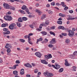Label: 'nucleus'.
<instances>
[{
  "instance_id": "obj_1",
  "label": "nucleus",
  "mask_w": 77,
  "mask_h": 77,
  "mask_svg": "<svg viewBox=\"0 0 77 77\" xmlns=\"http://www.w3.org/2000/svg\"><path fill=\"white\" fill-rule=\"evenodd\" d=\"M4 20L6 21H11L12 20V17L11 16H5L4 17Z\"/></svg>"
},
{
  "instance_id": "obj_2",
  "label": "nucleus",
  "mask_w": 77,
  "mask_h": 77,
  "mask_svg": "<svg viewBox=\"0 0 77 77\" xmlns=\"http://www.w3.org/2000/svg\"><path fill=\"white\" fill-rule=\"evenodd\" d=\"M15 26H16V24L13 23L9 26V28L10 29H11V30H13Z\"/></svg>"
},
{
  "instance_id": "obj_3",
  "label": "nucleus",
  "mask_w": 77,
  "mask_h": 77,
  "mask_svg": "<svg viewBox=\"0 0 77 77\" xmlns=\"http://www.w3.org/2000/svg\"><path fill=\"white\" fill-rule=\"evenodd\" d=\"M74 34V32L73 31L71 30H69V31L68 35L70 36V37H72V36H73Z\"/></svg>"
},
{
  "instance_id": "obj_4",
  "label": "nucleus",
  "mask_w": 77,
  "mask_h": 77,
  "mask_svg": "<svg viewBox=\"0 0 77 77\" xmlns=\"http://www.w3.org/2000/svg\"><path fill=\"white\" fill-rule=\"evenodd\" d=\"M55 66H55V65L53 64L52 65V66L56 69H59V68H60V66L58 64L55 65Z\"/></svg>"
},
{
  "instance_id": "obj_5",
  "label": "nucleus",
  "mask_w": 77,
  "mask_h": 77,
  "mask_svg": "<svg viewBox=\"0 0 77 77\" xmlns=\"http://www.w3.org/2000/svg\"><path fill=\"white\" fill-rule=\"evenodd\" d=\"M4 7L5 9H9L10 8V6L8 4L6 3H4L3 4Z\"/></svg>"
},
{
  "instance_id": "obj_6",
  "label": "nucleus",
  "mask_w": 77,
  "mask_h": 77,
  "mask_svg": "<svg viewBox=\"0 0 77 77\" xmlns=\"http://www.w3.org/2000/svg\"><path fill=\"white\" fill-rule=\"evenodd\" d=\"M35 54V55H36L37 57H39V58H41V56H42V55L41 54V53L39 52H36Z\"/></svg>"
},
{
  "instance_id": "obj_7",
  "label": "nucleus",
  "mask_w": 77,
  "mask_h": 77,
  "mask_svg": "<svg viewBox=\"0 0 77 77\" xmlns=\"http://www.w3.org/2000/svg\"><path fill=\"white\" fill-rule=\"evenodd\" d=\"M46 59H49L51 58H52V56L51 54H49L48 55H46L45 56Z\"/></svg>"
},
{
  "instance_id": "obj_8",
  "label": "nucleus",
  "mask_w": 77,
  "mask_h": 77,
  "mask_svg": "<svg viewBox=\"0 0 77 77\" xmlns=\"http://www.w3.org/2000/svg\"><path fill=\"white\" fill-rule=\"evenodd\" d=\"M6 48L10 49L12 48V45L8 43L6 44V45L5 46Z\"/></svg>"
},
{
  "instance_id": "obj_9",
  "label": "nucleus",
  "mask_w": 77,
  "mask_h": 77,
  "mask_svg": "<svg viewBox=\"0 0 77 77\" xmlns=\"http://www.w3.org/2000/svg\"><path fill=\"white\" fill-rule=\"evenodd\" d=\"M58 28L59 29H61V30H68L67 29H66V28L65 29V27L61 26H59L58 27Z\"/></svg>"
},
{
  "instance_id": "obj_10",
  "label": "nucleus",
  "mask_w": 77,
  "mask_h": 77,
  "mask_svg": "<svg viewBox=\"0 0 77 77\" xmlns=\"http://www.w3.org/2000/svg\"><path fill=\"white\" fill-rule=\"evenodd\" d=\"M42 26H45V27H47V25H46V24L45 23H42V24H41L39 26V28L40 29H42Z\"/></svg>"
},
{
  "instance_id": "obj_11",
  "label": "nucleus",
  "mask_w": 77,
  "mask_h": 77,
  "mask_svg": "<svg viewBox=\"0 0 77 77\" xmlns=\"http://www.w3.org/2000/svg\"><path fill=\"white\" fill-rule=\"evenodd\" d=\"M24 66L28 68H32V66L29 64V63H26L24 64Z\"/></svg>"
},
{
  "instance_id": "obj_12",
  "label": "nucleus",
  "mask_w": 77,
  "mask_h": 77,
  "mask_svg": "<svg viewBox=\"0 0 77 77\" xmlns=\"http://www.w3.org/2000/svg\"><path fill=\"white\" fill-rule=\"evenodd\" d=\"M56 41L55 40V39H53L50 42V44H55L56 42Z\"/></svg>"
},
{
  "instance_id": "obj_13",
  "label": "nucleus",
  "mask_w": 77,
  "mask_h": 77,
  "mask_svg": "<svg viewBox=\"0 0 77 77\" xmlns=\"http://www.w3.org/2000/svg\"><path fill=\"white\" fill-rule=\"evenodd\" d=\"M41 62L42 63H44V64H45L46 65L48 64V62L46 61L45 60H41Z\"/></svg>"
},
{
  "instance_id": "obj_14",
  "label": "nucleus",
  "mask_w": 77,
  "mask_h": 77,
  "mask_svg": "<svg viewBox=\"0 0 77 77\" xmlns=\"http://www.w3.org/2000/svg\"><path fill=\"white\" fill-rule=\"evenodd\" d=\"M65 65L66 66H68L69 65V64L68 63V62L67 60H65Z\"/></svg>"
},
{
  "instance_id": "obj_15",
  "label": "nucleus",
  "mask_w": 77,
  "mask_h": 77,
  "mask_svg": "<svg viewBox=\"0 0 77 77\" xmlns=\"http://www.w3.org/2000/svg\"><path fill=\"white\" fill-rule=\"evenodd\" d=\"M20 72L21 75H23V74H24V69H21Z\"/></svg>"
},
{
  "instance_id": "obj_16",
  "label": "nucleus",
  "mask_w": 77,
  "mask_h": 77,
  "mask_svg": "<svg viewBox=\"0 0 77 77\" xmlns=\"http://www.w3.org/2000/svg\"><path fill=\"white\" fill-rule=\"evenodd\" d=\"M6 26H8V24L6 23H3L1 25V27H6Z\"/></svg>"
},
{
  "instance_id": "obj_17",
  "label": "nucleus",
  "mask_w": 77,
  "mask_h": 77,
  "mask_svg": "<svg viewBox=\"0 0 77 77\" xmlns=\"http://www.w3.org/2000/svg\"><path fill=\"white\" fill-rule=\"evenodd\" d=\"M41 33L43 35H47L48 34V33L45 31H42L41 32Z\"/></svg>"
},
{
  "instance_id": "obj_18",
  "label": "nucleus",
  "mask_w": 77,
  "mask_h": 77,
  "mask_svg": "<svg viewBox=\"0 0 77 77\" xmlns=\"http://www.w3.org/2000/svg\"><path fill=\"white\" fill-rule=\"evenodd\" d=\"M48 72H44V75L46 77H48Z\"/></svg>"
},
{
  "instance_id": "obj_19",
  "label": "nucleus",
  "mask_w": 77,
  "mask_h": 77,
  "mask_svg": "<svg viewBox=\"0 0 77 77\" xmlns=\"http://www.w3.org/2000/svg\"><path fill=\"white\" fill-rule=\"evenodd\" d=\"M13 73L15 75H18V71H13Z\"/></svg>"
},
{
  "instance_id": "obj_20",
  "label": "nucleus",
  "mask_w": 77,
  "mask_h": 77,
  "mask_svg": "<svg viewBox=\"0 0 77 77\" xmlns=\"http://www.w3.org/2000/svg\"><path fill=\"white\" fill-rule=\"evenodd\" d=\"M9 9L11 10H13V11H15V8L14 7L11 6H10Z\"/></svg>"
},
{
  "instance_id": "obj_21",
  "label": "nucleus",
  "mask_w": 77,
  "mask_h": 77,
  "mask_svg": "<svg viewBox=\"0 0 77 77\" xmlns=\"http://www.w3.org/2000/svg\"><path fill=\"white\" fill-rule=\"evenodd\" d=\"M59 16H60V17H66V15L65 14H63L62 13H60L59 14Z\"/></svg>"
},
{
  "instance_id": "obj_22",
  "label": "nucleus",
  "mask_w": 77,
  "mask_h": 77,
  "mask_svg": "<svg viewBox=\"0 0 77 77\" xmlns=\"http://www.w3.org/2000/svg\"><path fill=\"white\" fill-rule=\"evenodd\" d=\"M35 12H37L38 14H41V13H42V12H41V11H40V10H38V9L35 10Z\"/></svg>"
},
{
  "instance_id": "obj_23",
  "label": "nucleus",
  "mask_w": 77,
  "mask_h": 77,
  "mask_svg": "<svg viewBox=\"0 0 77 77\" xmlns=\"http://www.w3.org/2000/svg\"><path fill=\"white\" fill-rule=\"evenodd\" d=\"M53 74L50 73H48V77H53Z\"/></svg>"
},
{
  "instance_id": "obj_24",
  "label": "nucleus",
  "mask_w": 77,
  "mask_h": 77,
  "mask_svg": "<svg viewBox=\"0 0 77 77\" xmlns=\"http://www.w3.org/2000/svg\"><path fill=\"white\" fill-rule=\"evenodd\" d=\"M17 25L18 27H20L21 26V23H20L19 22H17Z\"/></svg>"
},
{
  "instance_id": "obj_25",
  "label": "nucleus",
  "mask_w": 77,
  "mask_h": 77,
  "mask_svg": "<svg viewBox=\"0 0 77 77\" xmlns=\"http://www.w3.org/2000/svg\"><path fill=\"white\" fill-rule=\"evenodd\" d=\"M69 57L72 59H74L75 58V56L74 55H69Z\"/></svg>"
},
{
  "instance_id": "obj_26",
  "label": "nucleus",
  "mask_w": 77,
  "mask_h": 77,
  "mask_svg": "<svg viewBox=\"0 0 77 77\" xmlns=\"http://www.w3.org/2000/svg\"><path fill=\"white\" fill-rule=\"evenodd\" d=\"M61 5H62V6L64 8H65V7H66V5H65V3H64V2H61Z\"/></svg>"
},
{
  "instance_id": "obj_27",
  "label": "nucleus",
  "mask_w": 77,
  "mask_h": 77,
  "mask_svg": "<svg viewBox=\"0 0 77 77\" xmlns=\"http://www.w3.org/2000/svg\"><path fill=\"white\" fill-rule=\"evenodd\" d=\"M69 42H70V41H69V39H66L65 41V42H66V43L67 44H69Z\"/></svg>"
},
{
  "instance_id": "obj_28",
  "label": "nucleus",
  "mask_w": 77,
  "mask_h": 77,
  "mask_svg": "<svg viewBox=\"0 0 77 77\" xmlns=\"http://www.w3.org/2000/svg\"><path fill=\"white\" fill-rule=\"evenodd\" d=\"M26 8H27L26 6L25 5H23V6L22 7L21 9L23 10H25V9H26Z\"/></svg>"
},
{
  "instance_id": "obj_29",
  "label": "nucleus",
  "mask_w": 77,
  "mask_h": 77,
  "mask_svg": "<svg viewBox=\"0 0 77 77\" xmlns=\"http://www.w3.org/2000/svg\"><path fill=\"white\" fill-rule=\"evenodd\" d=\"M18 66V64H16L14 66H13V69H16V68L17 66Z\"/></svg>"
},
{
  "instance_id": "obj_30",
  "label": "nucleus",
  "mask_w": 77,
  "mask_h": 77,
  "mask_svg": "<svg viewBox=\"0 0 77 77\" xmlns=\"http://www.w3.org/2000/svg\"><path fill=\"white\" fill-rule=\"evenodd\" d=\"M72 68L73 69L72 70L74 71H76V68H77V67H76V66H73L72 67Z\"/></svg>"
},
{
  "instance_id": "obj_31",
  "label": "nucleus",
  "mask_w": 77,
  "mask_h": 77,
  "mask_svg": "<svg viewBox=\"0 0 77 77\" xmlns=\"http://www.w3.org/2000/svg\"><path fill=\"white\" fill-rule=\"evenodd\" d=\"M18 22H20V23H21V22H23V20H22L21 18L20 17L18 19Z\"/></svg>"
},
{
  "instance_id": "obj_32",
  "label": "nucleus",
  "mask_w": 77,
  "mask_h": 77,
  "mask_svg": "<svg viewBox=\"0 0 77 77\" xmlns=\"http://www.w3.org/2000/svg\"><path fill=\"white\" fill-rule=\"evenodd\" d=\"M57 23L58 24H62V21H57Z\"/></svg>"
},
{
  "instance_id": "obj_33",
  "label": "nucleus",
  "mask_w": 77,
  "mask_h": 77,
  "mask_svg": "<svg viewBox=\"0 0 77 77\" xmlns=\"http://www.w3.org/2000/svg\"><path fill=\"white\" fill-rule=\"evenodd\" d=\"M22 19L23 21H26V20H27V17H23L22 18Z\"/></svg>"
},
{
  "instance_id": "obj_34",
  "label": "nucleus",
  "mask_w": 77,
  "mask_h": 77,
  "mask_svg": "<svg viewBox=\"0 0 77 77\" xmlns=\"http://www.w3.org/2000/svg\"><path fill=\"white\" fill-rule=\"evenodd\" d=\"M63 71V68H61L59 70V72H62Z\"/></svg>"
},
{
  "instance_id": "obj_35",
  "label": "nucleus",
  "mask_w": 77,
  "mask_h": 77,
  "mask_svg": "<svg viewBox=\"0 0 77 77\" xmlns=\"http://www.w3.org/2000/svg\"><path fill=\"white\" fill-rule=\"evenodd\" d=\"M4 34H6V35H8L10 33V31H7V32H3Z\"/></svg>"
},
{
  "instance_id": "obj_36",
  "label": "nucleus",
  "mask_w": 77,
  "mask_h": 77,
  "mask_svg": "<svg viewBox=\"0 0 77 77\" xmlns=\"http://www.w3.org/2000/svg\"><path fill=\"white\" fill-rule=\"evenodd\" d=\"M50 33L51 34V35H53V36H55V33H54V32H52V31H50Z\"/></svg>"
},
{
  "instance_id": "obj_37",
  "label": "nucleus",
  "mask_w": 77,
  "mask_h": 77,
  "mask_svg": "<svg viewBox=\"0 0 77 77\" xmlns=\"http://www.w3.org/2000/svg\"><path fill=\"white\" fill-rule=\"evenodd\" d=\"M42 41V39H38L36 42V44H38V42H39V41Z\"/></svg>"
},
{
  "instance_id": "obj_38",
  "label": "nucleus",
  "mask_w": 77,
  "mask_h": 77,
  "mask_svg": "<svg viewBox=\"0 0 77 77\" xmlns=\"http://www.w3.org/2000/svg\"><path fill=\"white\" fill-rule=\"evenodd\" d=\"M48 14H53V11H51V10H49L48 11Z\"/></svg>"
},
{
  "instance_id": "obj_39",
  "label": "nucleus",
  "mask_w": 77,
  "mask_h": 77,
  "mask_svg": "<svg viewBox=\"0 0 77 77\" xmlns=\"http://www.w3.org/2000/svg\"><path fill=\"white\" fill-rule=\"evenodd\" d=\"M19 41L21 42H25V40L22 39H20Z\"/></svg>"
},
{
  "instance_id": "obj_40",
  "label": "nucleus",
  "mask_w": 77,
  "mask_h": 77,
  "mask_svg": "<svg viewBox=\"0 0 77 77\" xmlns=\"http://www.w3.org/2000/svg\"><path fill=\"white\" fill-rule=\"evenodd\" d=\"M61 35H62V36H67V34L66 33H62Z\"/></svg>"
},
{
  "instance_id": "obj_41",
  "label": "nucleus",
  "mask_w": 77,
  "mask_h": 77,
  "mask_svg": "<svg viewBox=\"0 0 77 77\" xmlns=\"http://www.w3.org/2000/svg\"><path fill=\"white\" fill-rule=\"evenodd\" d=\"M46 17V15H43L41 18L42 20H44V18H45Z\"/></svg>"
},
{
  "instance_id": "obj_42",
  "label": "nucleus",
  "mask_w": 77,
  "mask_h": 77,
  "mask_svg": "<svg viewBox=\"0 0 77 77\" xmlns=\"http://www.w3.org/2000/svg\"><path fill=\"white\" fill-rule=\"evenodd\" d=\"M25 38V39H27V38H28V39H30V36H29V35H25L24 37Z\"/></svg>"
},
{
  "instance_id": "obj_43",
  "label": "nucleus",
  "mask_w": 77,
  "mask_h": 77,
  "mask_svg": "<svg viewBox=\"0 0 77 77\" xmlns=\"http://www.w3.org/2000/svg\"><path fill=\"white\" fill-rule=\"evenodd\" d=\"M20 11L21 14H26V13L24 12V11L23 10H21Z\"/></svg>"
},
{
  "instance_id": "obj_44",
  "label": "nucleus",
  "mask_w": 77,
  "mask_h": 77,
  "mask_svg": "<svg viewBox=\"0 0 77 77\" xmlns=\"http://www.w3.org/2000/svg\"><path fill=\"white\" fill-rule=\"evenodd\" d=\"M55 27H56V26H53L51 27V30H54V29H55Z\"/></svg>"
},
{
  "instance_id": "obj_45",
  "label": "nucleus",
  "mask_w": 77,
  "mask_h": 77,
  "mask_svg": "<svg viewBox=\"0 0 77 77\" xmlns=\"http://www.w3.org/2000/svg\"><path fill=\"white\" fill-rule=\"evenodd\" d=\"M48 47L50 48H52V47H53L54 46L52 44H49L48 45Z\"/></svg>"
},
{
  "instance_id": "obj_46",
  "label": "nucleus",
  "mask_w": 77,
  "mask_h": 77,
  "mask_svg": "<svg viewBox=\"0 0 77 77\" xmlns=\"http://www.w3.org/2000/svg\"><path fill=\"white\" fill-rule=\"evenodd\" d=\"M51 5L52 6H54L55 5V2H53L51 3Z\"/></svg>"
},
{
  "instance_id": "obj_47",
  "label": "nucleus",
  "mask_w": 77,
  "mask_h": 77,
  "mask_svg": "<svg viewBox=\"0 0 77 77\" xmlns=\"http://www.w3.org/2000/svg\"><path fill=\"white\" fill-rule=\"evenodd\" d=\"M45 24H47V25H48L49 24V21L47 20L45 22Z\"/></svg>"
},
{
  "instance_id": "obj_48",
  "label": "nucleus",
  "mask_w": 77,
  "mask_h": 77,
  "mask_svg": "<svg viewBox=\"0 0 77 77\" xmlns=\"http://www.w3.org/2000/svg\"><path fill=\"white\" fill-rule=\"evenodd\" d=\"M8 29L6 28H4L3 29V31L4 32H6L7 31H8Z\"/></svg>"
},
{
  "instance_id": "obj_49",
  "label": "nucleus",
  "mask_w": 77,
  "mask_h": 77,
  "mask_svg": "<svg viewBox=\"0 0 77 77\" xmlns=\"http://www.w3.org/2000/svg\"><path fill=\"white\" fill-rule=\"evenodd\" d=\"M16 63H20V62L19 60H17L16 61Z\"/></svg>"
},
{
  "instance_id": "obj_50",
  "label": "nucleus",
  "mask_w": 77,
  "mask_h": 77,
  "mask_svg": "<svg viewBox=\"0 0 77 77\" xmlns=\"http://www.w3.org/2000/svg\"><path fill=\"white\" fill-rule=\"evenodd\" d=\"M34 72H35V73H37V72H38V70L37 69H35Z\"/></svg>"
},
{
  "instance_id": "obj_51",
  "label": "nucleus",
  "mask_w": 77,
  "mask_h": 77,
  "mask_svg": "<svg viewBox=\"0 0 77 77\" xmlns=\"http://www.w3.org/2000/svg\"><path fill=\"white\" fill-rule=\"evenodd\" d=\"M73 54L75 56H77V51H75L73 53Z\"/></svg>"
},
{
  "instance_id": "obj_52",
  "label": "nucleus",
  "mask_w": 77,
  "mask_h": 77,
  "mask_svg": "<svg viewBox=\"0 0 77 77\" xmlns=\"http://www.w3.org/2000/svg\"><path fill=\"white\" fill-rule=\"evenodd\" d=\"M29 27H30L32 29H33V25H29Z\"/></svg>"
},
{
  "instance_id": "obj_53",
  "label": "nucleus",
  "mask_w": 77,
  "mask_h": 77,
  "mask_svg": "<svg viewBox=\"0 0 77 77\" xmlns=\"http://www.w3.org/2000/svg\"><path fill=\"white\" fill-rule=\"evenodd\" d=\"M7 52L8 53H10V52H11V49H8L7 50Z\"/></svg>"
},
{
  "instance_id": "obj_54",
  "label": "nucleus",
  "mask_w": 77,
  "mask_h": 77,
  "mask_svg": "<svg viewBox=\"0 0 77 77\" xmlns=\"http://www.w3.org/2000/svg\"><path fill=\"white\" fill-rule=\"evenodd\" d=\"M55 5L56 6H60V4L59 3H56Z\"/></svg>"
},
{
  "instance_id": "obj_55",
  "label": "nucleus",
  "mask_w": 77,
  "mask_h": 77,
  "mask_svg": "<svg viewBox=\"0 0 77 77\" xmlns=\"http://www.w3.org/2000/svg\"><path fill=\"white\" fill-rule=\"evenodd\" d=\"M26 11L27 12V13H28V14H29V13H30V12H29V9H26Z\"/></svg>"
},
{
  "instance_id": "obj_56",
  "label": "nucleus",
  "mask_w": 77,
  "mask_h": 77,
  "mask_svg": "<svg viewBox=\"0 0 77 77\" xmlns=\"http://www.w3.org/2000/svg\"><path fill=\"white\" fill-rule=\"evenodd\" d=\"M48 42V39H45L44 42Z\"/></svg>"
},
{
  "instance_id": "obj_57",
  "label": "nucleus",
  "mask_w": 77,
  "mask_h": 77,
  "mask_svg": "<svg viewBox=\"0 0 77 77\" xmlns=\"http://www.w3.org/2000/svg\"><path fill=\"white\" fill-rule=\"evenodd\" d=\"M50 5L48 4H47L46 5L47 8H50Z\"/></svg>"
},
{
  "instance_id": "obj_58",
  "label": "nucleus",
  "mask_w": 77,
  "mask_h": 77,
  "mask_svg": "<svg viewBox=\"0 0 77 77\" xmlns=\"http://www.w3.org/2000/svg\"><path fill=\"white\" fill-rule=\"evenodd\" d=\"M69 13H70V14H72V13L73 12V11L72 10L69 11Z\"/></svg>"
},
{
  "instance_id": "obj_59",
  "label": "nucleus",
  "mask_w": 77,
  "mask_h": 77,
  "mask_svg": "<svg viewBox=\"0 0 77 77\" xmlns=\"http://www.w3.org/2000/svg\"><path fill=\"white\" fill-rule=\"evenodd\" d=\"M32 35H33V34L31 33H29V34L28 35V36H32Z\"/></svg>"
},
{
  "instance_id": "obj_60",
  "label": "nucleus",
  "mask_w": 77,
  "mask_h": 77,
  "mask_svg": "<svg viewBox=\"0 0 77 77\" xmlns=\"http://www.w3.org/2000/svg\"><path fill=\"white\" fill-rule=\"evenodd\" d=\"M46 29L47 30H51V28H48V27L46 28Z\"/></svg>"
},
{
  "instance_id": "obj_61",
  "label": "nucleus",
  "mask_w": 77,
  "mask_h": 77,
  "mask_svg": "<svg viewBox=\"0 0 77 77\" xmlns=\"http://www.w3.org/2000/svg\"><path fill=\"white\" fill-rule=\"evenodd\" d=\"M28 42L29 44H31V45H32V44H33V43H32V42H31V41H29Z\"/></svg>"
},
{
  "instance_id": "obj_62",
  "label": "nucleus",
  "mask_w": 77,
  "mask_h": 77,
  "mask_svg": "<svg viewBox=\"0 0 77 77\" xmlns=\"http://www.w3.org/2000/svg\"><path fill=\"white\" fill-rule=\"evenodd\" d=\"M68 9V7H66L64 8V10H67Z\"/></svg>"
},
{
  "instance_id": "obj_63",
  "label": "nucleus",
  "mask_w": 77,
  "mask_h": 77,
  "mask_svg": "<svg viewBox=\"0 0 77 77\" xmlns=\"http://www.w3.org/2000/svg\"><path fill=\"white\" fill-rule=\"evenodd\" d=\"M2 62H3V60L1 58H0V63H2Z\"/></svg>"
},
{
  "instance_id": "obj_64",
  "label": "nucleus",
  "mask_w": 77,
  "mask_h": 77,
  "mask_svg": "<svg viewBox=\"0 0 77 77\" xmlns=\"http://www.w3.org/2000/svg\"><path fill=\"white\" fill-rule=\"evenodd\" d=\"M26 76L27 77H30V75H27Z\"/></svg>"
}]
</instances>
